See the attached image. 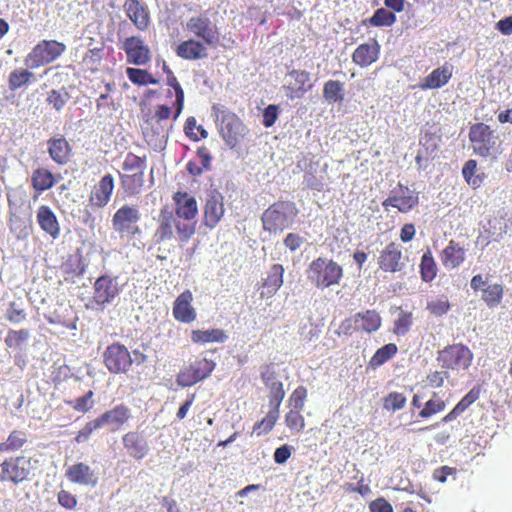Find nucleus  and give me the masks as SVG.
<instances>
[{"mask_svg": "<svg viewBox=\"0 0 512 512\" xmlns=\"http://www.w3.org/2000/svg\"><path fill=\"white\" fill-rule=\"evenodd\" d=\"M177 218L171 207L165 205L161 208L155 236L158 241H169L174 237V231L177 232L179 241L186 243L195 234V223H185Z\"/></svg>", "mask_w": 512, "mask_h": 512, "instance_id": "3", "label": "nucleus"}, {"mask_svg": "<svg viewBox=\"0 0 512 512\" xmlns=\"http://www.w3.org/2000/svg\"><path fill=\"white\" fill-rule=\"evenodd\" d=\"M226 339L227 335L222 329L192 330L191 332V340L194 343L224 342Z\"/></svg>", "mask_w": 512, "mask_h": 512, "instance_id": "41", "label": "nucleus"}, {"mask_svg": "<svg viewBox=\"0 0 512 512\" xmlns=\"http://www.w3.org/2000/svg\"><path fill=\"white\" fill-rule=\"evenodd\" d=\"M303 410L291 409L285 414L284 422L292 433H301L306 426Z\"/></svg>", "mask_w": 512, "mask_h": 512, "instance_id": "51", "label": "nucleus"}, {"mask_svg": "<svg viewBox=\"0 0 512 512\" xmlns=\"http://www.w3.org/2000/svg\"><path fill=\"white\" fill-rule=\"evenodd\" d=\"M269 389V407L280 410V405L285 397V390L281 381L272 382L266 386Z\"/></svg>", "mask_w": 512, "mask_h": 512, "instance_id": "55", "label": "nucleus"}, {"mask_svg": "<svg viewBox=\"0 0 512 512\" xmlns=\"http://www.w3.org/2000/svg\"><path fill=\"white\" fill-rule=\"evenodd\" d=\"M167 85L173 89L175 94V101L172 104V108L174 109L173 120L176 121L184 108L185 95L176 76L170 69H167Z\"/></svg>", "mask_w": 512, "mask_h": 512, "instance_id": "39", "label": "nucleus"}, {"mask_svg": "<svg viewBox=\"0 0 512 512\" xmlns=\"http://www.w3.org/2000/svg\"><path fill=\"white\" fill-rule=\"evenodd\" d=\"M307 398V389L304 386H298L288 399V407L291 409L303 410Z\"/></svg>", "mask_w": 512, "mask_h": 512, "instance_id": "61", "label": "nucleus"}, {"mask_svg": "<svg viewBox=\"0 0 512 512\" xmlns=\"http://www.w3.org/2000/svg\"><path fill=\"white\" fill-rule=\"evenodd\" d=\"M128 79L137 85L157 84L158 81L147 70L138 68H127Z\"/></svg>", "mask_w": 512, "mask_h": 512, "instance_id": "53", "label": "nucleus"}, {"mask_svg": "<svg viewBox=\"0 0 512 512\" xmlns=\"http://www.w3.org/2000/svg\"><path fill=\"white\" fill-rule=\"evenodd\" d=\"M121 49L126 53L128 63L141 66L146 65L151 59L150 48L140 36L127 37L123 41Z\"/></svg>", "mask_w": 512, "mask_h": 512, "instance_id": "17", "label": "nucleus"}, {"mask_svg": "<svg viewBox=\"0 0 512 512\" xmlns=\"http://www.w3.org/2000/svg\"><path fill=\"white\" fill-rule=\"evenodd\" d=\"M299 213L295 202L279 199L263 211L262 229L270 234H281L296 223Z\"/></svg>", "mask_w": 512, "mask_h": 512, "instance_id": "2", "label": "nucleus"}, {"mask_svg": "<svg viewBox=\"0 0 512 512\" xmlns=\"http://www.w3.org/2000/svg\"><path fill=\"white\" fill-rule=\"evenodd\" d=\"M208 45L194 38L184 40L178 44L175 53L184 60H199L208 56Z\"/></svg>", "mask_w": 512, "mask_h": 512, "instance_id": "30", "label": "nucleus"}, {"mask_svg": "<svg viewBox=\"0 0 512 512\" xmlns=\"http://www.w3.org/2000/svg\"><path fill=\"white\" fill-rule=\"evenodd\" d=\"M378 265L383 272H400L405 265L400 245L395 242L388 243L380 251Z\"/></svg>", "mask_w": 512, "mask_h": 512, "instance_id": "20", "label": "nucleus"}, {"mask_svg": "<svg viewBox=\"0 0 512 512\" xmlns=\"http://www.w3.org/2000/svg\"><path fill=\"white\" fill-rule=\"evenodd\" d=\"M69 100L70 94L65 88L52 89L47 93L46 103L55 111L61 112Z\"/></svg>", "mask_w": 512, "mask_h": 512, "instance_id": "50", "label": "nucleus"}, {"mask_svg": "<svg viewBox=\"0 0 512 512\" xmlns=\"http://www.w3.org/2000/svg\"><path fill=\"white\" fill-rule=\"evenodd\" d=\"M306 273L308 280L320 289L338 285L343 277L342 267L334 260L324 257L314 259Z\"/></svg>", "mask_w": 512, "mask_h": 512, "instance_id": "5", "label": "nucleus"}, {"mask_svg": "<svg viewBox=\"0 0 512 512\" xmlns=\"http://www.w3.org/2000/svg\"><path fill=\"white\" fill-rule=\"evenodd\" d=\"M30 461L25 457H16L2 463V479L19 483L29 475Z\"/></svg>", "mask_w": 512, "mask_h": 512, "instance_id": "23", "label": "nucleus"}, {"mask_svg": "<svg viewBox=\"0 0 512 512\" xmlns=\"http://www.w3.org/2000/svg\"><path fill=\"white\" fill-rule=\"evenodd\" d=\"M398 352V347L394 343H388L379 348L369 360L368 366L376 369L393 358Z\"/></svg>", "mask_w": 512, "mask_h": 512, "instance_id": "42", "label": "nucleus"}, {"mask_svg": "<svg viewBox=\"0 0 512 512\" xmlns=\"http://www.w3.org/2000/svg\"><path fill=\"white\" fill-rule=\"evenodd\" d=\"M216 363L207 358H196L180 370L176 382L181 387H190L208 378L214 371Z\"/></svg>", "mask_w": 512, "mask_h": 512, "instance_id": "12", "label": "nucleus"}, {"mask_svg": "<svg viewBox=\"0 0 512 512\" xmlns=\"http://www.w3.org/2000/svg\"><path fill=\"white\" fill-rule=\"evenodd\" d=\"M174 109L158 104L153 109H142L140 128L144 141L154 150L162 149L172 129Z\"/></svg>", "mask_w": 512, "mask_h": 512, "instance_id": "1", "label": "nucleus"}, {"mask_svg": "<svg viewBox=\"0 0 512 512\" xmlns=\"http://www.w3.org/2000/svg\"><path fill=\"white\" fill-rule=\"evenodd\" d=\"M473 352L462 343H455L445 346L437 353V362L441 369L447 371H466L472 364Z\"/></svg>", "mask_w": 512, "mask_h": 512, "instance_id": "6", "label": "nucleus"}, {"mask_svg": "<svg viewBox=\"0 0 512 512\" xmlns=\"http://www.w3.org/2000/svg\"><path fill=\"white\" fill-rule=\"evenodd\" d=\"M284 267L281 264L271 266L262 283L261 298H270L283 284Z\"/></svg>", "mask_w": 512, "mask_h": 512, "instance_id": "33", "label": "nucleus"}, {"mask_svg": "<svg viewBox=\"0 0 512 512\" xmlns=\"http://www.w3.org/2000/svg\"><path fill=\"white\" fill-rule=\"evenodd\" d=\"M476 171H477V161L474 159H470V160L466 161L465 164L463 165V168H462L463 178L465 179L467 184L469 186H471L473 189L479 188L485 179L484 173L477 174Z\"/></svg>", "mask_w": 512, "mask_h": 512, "instance_id": "43", "label": "nucleus"}, {"mask_svg": "<svg viewBox=\"0 0 512 512\" xmlns=\"http://www.w3.org/2000/svg\"><path fill=\"white\" fill-rule=\"evenodd\" d=\"M452 74L453 67L451 65L444 64L443 66L434 69L430 74H428L420 84V88L422 90L440 88L449 82Z\"/></svg>", "mask_w": 512, "mask_h": 512, "instance_id": "34", "label": "nucleus"}, {"mask_svg": "<svg viewBox=\"0 0 512 512\" xmlns=\"http://www.w3.org/2000/svg\"><path fill=\"white\" fill-rule=\"evenodd\" d=\"M446 408V402L439 396L438 393L433 392L431 398L425 402L423 408L419 411L418 416L422 419H428L436 415Z\"/></svg>", "mask_w": 512, "mask_h": 512, "instance_id": "45", "label": "nucleus"}, {"mask_svg": "<svg viewBox=\"0 0 512 512\" xmlns=\"http://www.w3.org/2000/svg\"><path fill=\"white\" fill-rule=\"evenodd\" d=\"M29 216L28 210L10 212V229L18 238L27 236L29 232Z\"/></svg>", "mask_w": 512, "mask_h": 512, "instance_id": "40", "label": "nucleus"}, {"mask_svg": "<svg viewBox=\"0 0 512 512\" xmlns=\"http://www.w3.org/2000/svg\"><path fill=\"white\" fill-rule=\"evenodd\" d=\"M32 76L33 74L28 70H14L9 76V86L12 90L18 89L28 83Z\"/></svg>", "mask_w": 512, "mask_h": 512, "instance_id": "62", "label": "nucleus"}, {"mask_svg": "<svg viewBox=\"0 0 512 512\" xmlns=\"http://www.w3.org/2000/svg\"><path fill=\"white\" fill-rule=\"evenodd\" d=\"M481 388L479 386L473 387L455 406L447 413L443 418L442 422L448 423L455 420L460 416L466 409H468L474 402L480 397Z\"/></svg>", "mask_w": 512, "mask_h": 512, "instance_id": "35", "label": "nucleus"}, {"mask_svg": "<svg viewBox=\"0 0 512 512\" xmlns=\"http://www.w3.org/2000/svg\"><path fill=\"white\" fill-rule=\"evenodd\" d=\"M103 363L110 373L125 374L130 370L133 358L124 344L114 342L104 350Z\"/></svg>", "mask_w": 512, "mask_h": 512, "instance_id": "11", "label": "nucleus"}, {"mask_svg": "<svg viewBox=\"0 0 512 512\" xmlns=\"http://www.w3.org/2000/svg\"><path fill=\"white\" fill-rule=\"evenodd\" d=\"M186 30L210 47L219 43V29L206 13L190 17L186 22Z\"/></svg>", "mask_w": 512, "mask_h": 512, "instance_id": "10", "label": "nucleus"}, {"mask_svg": "<svg viewBox=\"0 0 512 512\" xmlns=\"http://www.w3.org/2000/svg\"><path fill=\"white\" fill-rule=\"evenodd\" d=\"M184 132L186 136L193 141H199L207 138L208 136V132L203 128V126H197L196 119L194 117L186 119Z\"/></svg>", "mask_w": 512, "mask_h": 512, "instance_id": "58", "label": "nucleus"}, {"mask_svg": "<svg viewBox=\"0 0 512 512\" xmlns=\"http://www.w3.org/2000/svg\"><path fill=\"white\" fill-rule=\"evenodd\" d=\"M123 9L126 16L139 31H146L150 26L148 8L139 0H125Z\"/></svg>", "mask_w": 512, "mask_h": 512, "instance_id": "25", "label": "nucleus"}, {"mask_svg": "<svg viewBox=\"0 0 512 512\" xmlns=\"http://www.w3.org/2000/svg\"><path fill=\"white\" fill-rule=\"evenodd\" d=\"M450 302L446 295L438 296L427 302V310L434 316H443L450 310Z\"/></svg>", "mask_w": 512, "mask_h": 512, "instance_id": "54", "label": "nucleus"}, {"mask_svg": "<svg viewBox=\"0 0 512 512\" xmlns=\"http://www.w3.org/2000/svg\"><path fill=\"white\" fill-rule=\"evenodd\" d=\"M131 419V410L124 404L120 403L113 408L103 412L97 417V420L101 427L108 425L113 430H118L126 425Z\"/></svg>", "mask_w": 512, "mask_h": 512, "instance_id": "24", "label": "nucleus"}, {"mask_svg": "<svg viewBox=\"0 0 512 512\" xmlns=\"http://www.w3.org/2000/svg\"><path fill=\"white\" fill-rule=\"evenodd\" d=\"M323 97L328 103H341L344 100L343 83L338 80H328L325 82Z\"/></svg>", "mask_w": 512, "mask_h": 512, "instance_id": "46", "label": "nucleus"}, {"mask_svg": "<svg viewBox=\"0 0 512 512\" xmlns=\"http://www.w3.org/2000/svg\"><path fill=\"white\" fill-rule=\"evenodd\" d=\"M359 331L372 333L382 324V318L376 310H366L355 314Z\"/></svg>", "mask_w": 512, "mask_h": 512, "instance_id": "38", "label": "nucleus"}, {"mask_svg": "<svg viewBox=\"0 0 512 512\" xmlns=\"http://www.w3.org/2000/svg\"><path fill=\"white\" fill-rule=\"evenodd\" d=\"M93 396L94 392L92 390H89L82 397L76 398L75 400L72 401H68L67 404L77 412L87 413L94 406Z\"/></svg>", "mask_w": 512, "mask_h": 512, "instance_id": "60", "label": "nucleus"}, {"mask_svg": "<svg viewBox=\"0 0 512 512\" xmlns=\"http://www.w3.org/2000/svg\"><path fill=\"white\" fill-rule=\"evenodd\" d=\"M225 213L224 197L217 189L207 191L203 206V224L215 228Z\"/></svg>", "mask_w": 512, "mask_h": 512, "instance_id": "15", "label": "nucleus"}, {"mask_svg": "<svg viewBox=\"0 0 512 512\" xmlns=\"http://www.w3.org/2000/svg\"><path fill=\"white\" fill-rule=\"evenodd\" d=\"M174 212L177 218L185 223L193 221L198 214V205L194 196L186 191H177L173 194Z\"/></svg>", "mask_w": 512, "mask_h": 512, "instance_id": "21", "label": "nucleus"}, {"mask_svg": "<svg viewBox=\"0 0 512 512\" xmlns=\"http://www.w3.org/2000/svg\"><path fill=\"white\" fill-rule=\"evenodd\" d=\"M37 223L40 228L50 235L53 239H56L60 235V224L57 216L53 210L47 205H41L36 214Z\"/></svg>", "mask_w": 512, "mask_h": 512, "instance_id": "32", "label": "nucleus"}, {"mask_svg": "<svg viewBox=\"0 0 512 512\" xmlns=\"http://www.w3.org/2000/svg\"><path fill=\"white\" fill-rule=\"evenodd\" d=\"M103 48L89 49L83 56L82 63L91 71L97 70L102 60Z\"/></svg>", "mask_w": 512, "mask_h": 512, "instance_id": "63", "label": "nucleus"}, {"mask_svg": "<svg viewBox=\"0 0 512 512\" xmlns=\"http://www.w3.org/2000/svg\"><path fill=\"white\" fill-rule=\"evenodd\" d=\"M503 298V286L501 284L488 285L482 289V300L488 307L494 308L499 305Z\"/></svg>", "mask_w": 512, "mask_h": 512, "instance_id": "52", "label": "nucleus"}, {"mask_svg": "<svg viewBox=\"0 0 512 512\" xmlns=\"http://www.w3.org/2000/svg\"><path fill=\"white\" fill-rule=\"evenodd\" d=\"M289 82L284 85L286 96L291 99H301L313 88L310 73L305 70L293 69L288 73Z\"/></svg>", "mask_w": 512, "mask_h": 512, "instance_id": "18", "label": "nucleus"}, {"mask_svg": "<svg viewBox=\"0 0 512 512\" xmlns=\"http://www.w3.org/2000/svg\"><path fill=\"white\" fill-rule=\"evenodd\" d=\"M29 338V331L26 329L11 330L8 332L5 343L9 348L21 349Z\"/></svg>", "mask_w": 512, "mask_h": 512, "instance_id": "57", "label": "nucleus"}, {"mask_svg": "<svg viewBox=\"0 0 512 512\" xmlns=\"http://www.w3.org/2000/svg\"><path fill=\"white\" fill-rule=\"evenodd\" d=\"M141 215L136 206L123 205L112 217V225L121 237L134 238L141 233L138 225Z\"/></svg>", "mask_w": 512, "mask_h": 512, "instance_id": "9", "label": "nucleus"}, {"mask_svg": "<svg viewBox=\"0 0 512 512\" xmlns=\"http://www.w3.org/2000/svg\"><path fill=\"white\" fill-rule=\"evenodd\" d=\"M280 410L270 408L267 415L253 426V433L257 436L266 435L272 431L279 418Z\"/></svg>", "mask_w": 512, "mask_h": 512, "instance_id": "47", "label": "nucleus"}, {"mask_svg": "<svg viewBox=\"0 0 512 512\" xmlns=\"http://www.w3.org/2000/svg\"><path fill=\"white\" fill-rule=\"evenodd\" d=\"M114 189V179L110 174L104 175L89 196L91 206L102 208L110 201Z\"/></svg>", "mask_w": 512, "mask_h": 512, "instance_id": "29", "label": "nucleus"}, {"mask_svg": "<svg viewBox=\"0 0 512 512\" xmlns=\"http://www.w3.org/2000/svg\"><path fill=\"white\" fill-rule=\"evenodd\" d=\"M47 151L58 165H66L72 155V147L63 135L51 137L47 141Z\"/></svg>", "mask_w": 512, "mask_h": 512, "instance_id": "28", "label": "nucleus"}, {"mask_svg": "<svg viewBox=\"0 0 512 512\" xmlns=\"http://www.w3.org/2000/svg\"><path fill=\"white\" fill-rule=\"evenodd\" d=\"M450 372L446 369L431 371L426 376L427 386L436 389L443 387L445 380L449 378Z\"/></svg>", "mask_w": 512, "mask_h": 512, "instance_id": "64", "label": "nucleus"}, {"mask_svg": "<svg viewBox=\"0 0 512 512\" xmlns=\"http://www.w3.org/2000/svg\"><path fill=\"white\" fill-rule=\"evenodd\" d=\"M66 51V45L56 40H42L27 55L25 63L35 69L48 65L58 59Z\"/></svg>", "mask_w": 512, "mask_h": 512, "instance_id": "8", "label": "nucleus"}, {"mask_svg": "<svg viewBox=\"0 0 512 512\" xmlns=\"http://www.w3.org/2000/svg\"><path fill=\"white\" fill-rule=\"evenodd\" d=\"M469 141L472 144L475 154L481 157H488L496 145L494 131L489 125L478 122L471 125L469 129Z\"/></svg>", "mask_w": 512, "mask_h": 512, "instance_id": "14", "label": "nucleus"}, {"mask_svg": "<svg viewBox=\"0 0 512 512\" xmlns=\"http://www.w3.org/2000/svg\"><path fill=\"white\" fill-rule=\"evenodd\" d=\"M413 322L412 313L401 310L397 319L394 321L393 333L403 336L408 333Z\"/></svg>", "mask_w": 512, "mask_h": 512, "instance_id": "56", "label": "nucleus"}, {"mask_svg": "<svg viewBox=\"0 0 512 512\" xmlns=\"http://www.w3.org/2000/svg\"><path fill=\"white\" fill-rule=\"evenodd\" d=\"M466 260V249L455 240H450L440 253V261L446 269H455Z\"/></svg>", "mask_w": 512, "mask_h": 512, "instance_id": "31", "label": "nucleus"}, {"mask_svg": "<svg viewBox=\"0 0 512 512\" xmlns=\"http://www.w3.org/2000/svg\"><path fill=\"white\" fill-rule=\"evenodd\" d=\"M120 287L117 277L104 274L98 277L93 284L91 304L93 307L103 308L112 303L119 295Z\"/></svg>", "mask_w": 512, "mask_h": 512, "instance_id": "13", "label": "nucleus"}, {"mask_svg": "<svg viewBox=\"0 0 512 512\" xmlns=\"http://www.w3.org/2000/svg\"><path fill=\"white\" fill-rule=\"evenodd\" d=\"M146 156L140 157L132 152L126 154L120 173V184L127 196L138 195L145 183Z\"/></svg>", "mask_w": 512, "mask_h": 512, "instance_id": "4", "label": "nucleus"}, {"mask_svg": "<svg viewBox=\"0 0 512 512\" xmlns=\"http://www.w3.org/2000/svg\"><path fill=\"white\" fill-rule=\"evenodd\" d=\"M65 280H74L85 273L86 266L79 253L69 255L61 265Z\"/></svg>", "mask_w": 512, "mask_h": 512, "instance_id": "37", "label": "nucleus"}, {"mask_svg": "<svg viewBox=\"0 0 512 512\" xmlns=\"http://www.w3.org/2000/svg\"><path fill=\"white\" fill-rule=\"evenodd\" d=\"M396 22V15L385 8L377 9L372 17L363 20L364 25L375 27L391 26Z\"/></svg>", "mask_w": 512, "mask_h": 512, "instance_id": "49", "label": "nucleus"}, {"mask_svg": "<svg viewBox=\"0 0 512 512\" xmlns=\"http://www.w3.org/2000/svg\"><path fill=\"white\" fill-rule=\"evenodd\" d=\"M56 183L54 174L46 168H37L31 175V186L40 195L46 190L51 189Z\"/></svg>", "mask_w": 512, "mask_h": 512, "instance_id": "36", "label": "nucleus"}, {"mask_svg": "<svg viewBox=\"0 0 512 512\" xmlns=\"http://www.w3.org/2000/svg\"><path fill=\"white\" fill-rule=\"evenodd\" d=\"M6 195L10 212H20L29 209L26 199V193L23 189H9Z\"/></svg>", "mask_w": 512, "mask_h": 512, "instance_id": "48", "label": "nucleus"}, {"mask_svg": "<svg viewBox=\"0 0 512 512\" xmlns=\"http://www.w3.org/2000/svg\"><path fill=\"white\" fill-rule=\"evenodd\" d=\"M406 396L400 392H390L383 399V407L388 411H397L405 407Z\"/></svg>", "mask_w": 512, "mask_h": 512, "instance_id": "59", "label": "nucleus"}, {"mask_svg": "<svg viewBox=\"0 0 512 512\" xmlns=\"http://www.w3.org/2000/svg\"><path fill=\"white\" fill-rule=\"evenodd\" d=\"M418 203V194L414 190L399 183L397 188L391 192V195L382 202V206L386 210L389 207H393L401 213H407L414 209Z\"/></svg>", "mask_w": 512, "mask_h": 512, "instance_id": "16", "label": "nucleus"}, {"mask_svg": "<svg viewBox=\"0 0 512 512\" xmlns=\"http://www.w3.org/2000/svg\"><path fill=\"white\" fill-rule=\"evenodd\" d=\"M438 268L430 250H427L421 257L420 274L424 282H431L437 276Z\"/></svg>", "mask_w": 512, "mask_h": 512, "instance_id": "44", "label": "nucleus"}, {"mask_svg": "<svg viewBox=\"0 0 512 512\" xmlns=\"http://www.w3.org/2000/svg\"><path fill=\"white\" fill-rule=\"evenodd\" d=\"M216 120L219 133L225 143L231 148L236 147L247 132L243 121L235 113L228 110H218Z\"/></svg>", "mask_w": 512, "mask_h": 512, "instance_id": "7", "label": "nucleus"}, {"mask_svg": "<svg viewBox=\"0 0 512 512\" xmlns=\"http://www.w3.org/2000/svg\"><path fill=\"white\" fill-rule=\"evenodd\" d=\"M67 480L75 485L96 487L99 483V474L85 462H75L65 471Z\"/></svg>", "mask_w": 512, "mask_h": 512, "instance_id": "19", "label": "nucleus"}, {"mask_svg": "<svg viewBox=\"0 0 512 512\" xmlns=\"http://www.w3.org/2000/svg\"><path fill=\"white\" fill-rule=\"evenodd\" d=\"M192 302L193 294L188 289L176 297L172 308V314L176 321L188 324L196 320L197 312L192 306Z\"/></svg>", "mask_w": 512, "mask_h": 512, "instance_id": "22", "label": "nucleus"}, {"mask_svg": "<svg viewBox=\"0 0 512 512\" xmlns=\"http://www.w3.org/2000/svg\"><path fill=\"white\" fill-rule=\"evenodd\" d=\"M122 444L127 454L133 459L141 460L148 455V442L138 431L125 433L122 436Z\"/></svg>", "mask_w": 512, "mask_h": 512, "instance_id": "26", "label": "nucleus"}, {"mask_svg": "<svg viewBox=\"0 0 512 512\" xmlns=\"http://www.w3.org/2000/svg\"><path fill=\"white\" fill-rule=\"evenodd\" d=\"M381 46L377 39L371 38L369 42L360 44L352 54L353 62L360 67H368L375 63L380 55Z\"/></svg>", "mask_w": 512, "mask_h": 512, "instance_id": "27", "label": "nucleus"}]
</instances>
